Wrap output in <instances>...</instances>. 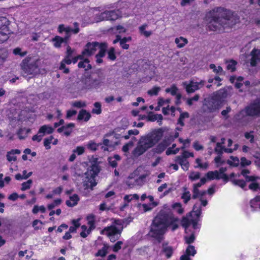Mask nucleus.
<instances>
[{"instance_id":"nucleus-1","label":"nucleus","mask_w":260,"mask_h":260,"mask_svg":"<svg viewBox=\"0 0 260 260\" xmlns=\"http://www.w3.org/2000/svg\"><path fill=\"white\" fill-rule=\"evenodd\" d=\"M205 20L210 30L222 32L236 24L239 19L231 11L217 7L208 12Z\"/></svg>"},{"instance_id":"nucleus-2","label":"nucleus","mask_w":260,"mask_h":260,"mask_svg":"<svg viewBox=\"0 0 260 260\" xmlns=\"http://www.w3.org/2000/svg\"><path fill=\"white\" fill-rule=\"evenodd\" d=\"M177 221L178 219L173 215L166 216L160 213L154 219L149 234L150 236L160 241L163 238L168 226H171L172 231L177 229Z\"/></svg>"},{"instance_id":"nucleus-3","label":"nucleus","mask_w":260,"mask_h":260,"mask_svg":"<svg viewBox=\"0 0 260 260\" xmlns=\"http://www.w3.org/2000/svg\"><path fill=\"white\" fill-rule=\"evenodd\" d=\"M164 131L161 128L154 130L140 139L137 146L133 151L135 156H139L148 149L155 146L162 138Z\"/></svg>"},{"instance_id":"nucleus-4","label":"nucleus","mask_w":260,"mask_h":260,"mask_svg":"<svg viewBox=\"0 0 260 260\" xmlns=\"http://www.w3.org/2000/svg\"><path fill=\"white\" fill-rule=\"evenodd\" d=\"M232 88L227 87L221 89L216 92L214 95L209 101L205 100L203 109L205 112H212L218 109L222 104L224 100L232 95Z\"/></svg>"},{"instance_id":"nucleus-5","label":"nucleus","mask_w":260,"mask_h":260,"mask_svg":"<svg viewBox=\"0 0 260 260\" xmlns=\"http://www.w3.org/2000/svg\"><path fill=\"white\" fill-rule=\"evenodd\" d=\"M201 214V209L200 207H198L196 204L192 211L186 217H183L181 221V224L185 229V232L186 234L188 233V228L191 223L193 228L194 229H197L200 228V225L198 224V219L199 218Z\"/></svg>"},{"instance_id":"nucleus-6","label":"nucleus","mask_w":260,"mask_h":260,"mask_svg":"<svg viewBox=\"0 0 260 260\" xmlns=\"http://www.w3.org/2000/svg\"><path fill=\"white\" fill-rule=\"evenodd\" d=\"M99 172V167L96 164H93L88 169L83 178V185L85 189H92L93 187L96 186L97 183L95 177Z\"/></svg>"},{"instance_id":"nucleus-7","label":"nucleus","mask_w":260,"mask_h":260,"mask_svg":"<svg viewBox=\"0 0 260 260\" xmlns=\"http://www.w3.org/2000/svg\"><path fill=\"white\" fill-rule=\"evenodd\" d=\"M122 229L123 225L122 221L119 219L115 220L114 222L113 223L112 225L106 227L101 231V234L108 236L111 241L115 242Z\"/></svg>"},{"instance_id":"nucleus-8","label":"nucleus","mask_w":260,"mask_h":260,"mask_svg":"<svg viewBox=\"0 0 260 260\" xmlns=\"http://www.w3.org/2000/svg\"><path fill=\"white\" fill-rule=\"evenodd\" d=\"M21 68L24 76L34 75L38 72V60L35 57H27L22 61Z\"/></svg>"},{"instance_id":"nucleus-9","label":"nucleus","mask_w":260,"mask_h":260,"mask_svg":"<svg viewBox=\"0 0 260 260\" xmlns=\"http://www.w3.org/2000/svg\"><path fill=\"white\" fill-rule=\"evenodd\" d=\"M260 115V100H257L242 110L238 115V119L245 116Z\"/></svg>"},{"instance_id":"nucleus-10","label":"nucleus","mask_w":260,"mask_h":260,"mask_svg":"<svg viewBox=\"0 0 260 260\" xmlns=\"http://www.w3.org/2000/svg\"><path fill=\"white\" fill-rule=\"evenodd\" d=\"M9 25V21L6 17L0 18V43L7 41L9 38L10 31Z\"/></svg>"},{"instance_id":"nucleus-11","label":"nucleus","mask_w":260,"mask_h":260,"mask_svg":"<svg viewBox=\"0 0 260 260\" xmlns=\"http://www.w3.org/2000/svg\"><path fill=\"white\" fill-rule=\"evenodd\" d=\"M226 171V168H221L219 171H209L207 173L206 177L208 179H221L224 181H228L229 179V177L225 173Z\"/></svg>"},{"instance_id":"nucleus-12","label":"nucleus","mask_w":260,"mask_h":260,"mask_svg":"<svg viewBox=\"0 0 260 260\" xmlns=\"http://www.w3.org/2000/svg\"><path fill=\"white\" fill-rule=\"evenodd\" d=\"M103 45H107L106 43L99 44L97 42L88 43L85 46L84 50L83 51V55L86 57H89L93 54L95 51L99 49L101 50L102 46Z\"/></svg>"},{"instance_id":"nucleus-13","label":"nucleus","mask_w":260,"mask_h":260,"mask_svg":"<svg viewBox=\"0 0 260 260\" xmlns=\"http://www.w3.org/2000/svg\"><path fill=\"white\" fill-rule=\"evenodd\" d=\"M248 173H249L248 171L245 170H243L241 172V174L244 177L246 181L251 182V183L249 185V189L254 191H260V186L259 184V182L258 181L259 178H255L254 176H247V174Z\"/></svg>"},{"instance_id":"nucleus-14","label":"nucleus","mask_w":260,"mask_h":260,"mask_svg":"<svg viewBox=\"0 0 260 260\" xmlns=\"http://www.w3.org/2000/svg\"><path fill=\"white\" fill-rule=\"evenodd\" d=\"M114 137V133L107 134L105 136L103 140V148L105 151H112L118 145L117 141H113L112 138Z\"/></svg>"},{"instance_id":"nucleus-15","label":"nucleus","mask_w":260,"mask_h":260,"mask_svg":"<svg viewBox=\"0 0 260 260\" xmlns=\"http://www.w3.org/2000/svg\"><path fill=\"white\" fill-rule=\"evenodd\" d=\"M204 82L202 80L200 81H195L194 79L189 82H185L183 85L188 93H192L199 89L204 85Z\"/></svg>"},{"instance_id":"nucleus-16","label":"nucleus","mask_w":260,"mask_h":260,"mask_svg":"<svg viewBox=\"0 0 260 260\" xmlns=\"http://www.w3.org/2000/svg\"><path fill=\"white\" fill-rule=\"evenodd\" d=\"M230 80L231 83L235 84V87L237 88H240L244 86L245 88L241 89V91L248 89L250 86V82L249 81H246L243 82V78L242 77H231Z\"/></svg>"},{"instance_id":"nucleus-17","label":"nucleus","mask_w":260,"mask_h":260,"mask_svg":"<svg viewBox=\"0 0 260 260\" xmlns=\"http://www.w3.org/2000/svg\"><path fill=\"white\" fill-rule=\"evenodd\" d=\"M139 170H137L133 173L131 174L127 180V184L130 187L134 185H141L143 184L144 181L140 180V178L138 176Z\"/></svg>"},{"instance_id":"nucleus-18","label":"nucleus","mask_w":260,"mask_h":260,"mask_svg":"<svg viewBox=\"0 0 260 260\" xmlns=\"http://www.w3.org/2000/svg\"><path fill=\"white\" fill-rule=\"evenodd\" d=\"M206 181V179L205 178H202L200 182L194 184L193 185V198H197L199 197L204 196V195L206 193V191H200L199 190V188L201 187L203 184H204Z\"/></svg>"},{"instance_id":"nucleus-19","label":"nucleus","mask_w":260,"mask_h":260,"mask_svg":"<svg viewBox=\"0 0 260 260\" xmlns=\"http://www.w3.org/2000/svg\"><path fill=\"white\" fill-rule=\"evenodd\" d=\"M197 251L192 245H189L186 248L185 252L180 258V260H191L189 256H194Z\"/></svg>"},{"instance_id":"nucleus-20","label":"nucleus","mask_w":260,"mask_h":260,"mask_svg":"<svg viewBox=\"0 0 260 260\" xmlns=\"http://www.w3.org/2000/svg\"><path fill=\"white\" fill-rule=\"evenodd\" d=\"M58 30L60 34L65 32L66 34V37H69V38L71 32H73L74 34H77L79 32V30L78 27L73 29L69 27L65 26L63 24H60L58 26Z\"/></svg>"},{"instance_id":"nucleus-21","label":"nucleus","mask_w":260,"mask_h":260,"mask_svg":"<svg viewBox=\"0 0 260 260\" xmlns=\"http://www.w3.org/2000/svg\"><path fill=\"white\" fill-rule=\"evenodd\" d=\"M170 140L165 139L161 143H159L153 149L155 153H161L170 144Z\"/></svg>"},{"instance_id":"nucleus-22","label":"nucleus","mask_w":260,"mask_h":260,"mask_svg":"<svg viewBox=\"0 0 260 260\" xmlns=\"http://www.w3.org/2000/svg\"><path fill=\"white\" fill-rule=\"evenodd\" d=\"M250 64L255 66L260 60V50L254 49L251 52Z\"/></svg>"},{"instance_id":"nucleus-23","label":"nucleus","mask_w":260,"mask_h":260,"mask_svg":"<svg viewBox=\"0 0 260 260\" xmlns=\"http://www.w3.org/2000/svg\"><path fill=\"white\" fill-rule=\"evenodd\" d=\"M240 177V175H236L234 173H232L230 176V179L233 184L238 185L241 188H243L245 186V182L244 180L239 179L236 178L237 176Z\"/></svg>"},{"instance_id":"nucleus-24","label":"nucleus","mask_w":260,"mask_h":260,"mask_svg":"<svg viewBox=\"0 0 260 260\" xmlns=\"http://www.w3.org/2000/svg\"><path fill=\"white\" fill-rule=\"evenodd\" d=\"M75 124L73 123H70L66 125L63 126L57 129L59 133L63 132L66 136H69L72 132Z\"/></svg>"},{"instance_id":"nucleus-25","label":"nucleus","mask_w":260,"mask_h":260,"mask_svg":"<svg viewBox=\"0 0 260 260\" xmlns=\"http://www.w3.org/2000/svg\"><path fill=\"white\" fill-rule=\"evenodd\" d=\"M92 79L91 78H86L82 80L80 83L81 90H90L92 89Z\"/></svg>"},{"instance_id":"nucleus-26","label":"nucleus","mask_w":260,"mask_h":260,"mask_svg":"<svg viewBox=\"0 0 260 260\" xmlns=\"http://www.w3.org/2000/svg\"><path fill=\"white\" fill-rule=\"evenodd\" d=\"M80 198L77 194L71 195L69 199L66 201V204L69 207H74L77 205Z\"/></svg>"},{"instance_id":"nucleus-27","label":"nucleus","mask_w":260,"mask_h":260,"mask_svg":"<svg viewBox=\"0 0 260 260\" xmlns=\"http://www.w3.org/2000/svg\"><path fill=\"white\" fill-rule=\"evenodd\" d=\"M250 205L252 211H260V197H256L251 200Z\"/></svg>"},{"instance_id":"nucleus-28","label":"nucleus","mask_w":260,"mask_h":260,"mask_svg":"<svg viewBox=\"0 0 260 260\" xmlns=\"http://www.w3.org/2000/svg\"><path fill=\"white\" fill-rule=\"evenodd\" d=\"M69 37H65L62 38L59 36H56L52 39V42L54 43V47L56 48L60 47L61 44L63 43H67Z\"/></svg>"},{"instance_id":"nucleus-29","label":"nucleus","mask_w":260,"mask_h":260,"mask_svg":"<svg viewBox=\"0 0 260 260\" xmlns=\"http://www.w3.org/2000/svg\"><path fill=\"white\" fill-rule=\"evenodd\" d=\"M20 151L18 149H13L8 152L7 154V158L9 161H15L17 159V157L15 154H19L20 153Z\"/></svg>"},{"instance_id":"nucleus-30","label":"nucleus","mask_w":260,"mask_h":260,"mask_svg":"<svg viewBox=\"0 0 260 260\" xmlns=\"http://www.w3.org/2000/svg\"><path fill=\"white\" fill-rule=\"evenodd\" d=\"M53 130L54 129L52 126L48 125H44L40 128L39 133L41 134L44 136L46 134L52 133Z\"/></svg>"},{"instance_id":"nucleus-31","label":"nucleus","mask_w":260,"mask_h":260,"mask_svg":"<svg viewBox=\"0 0 260 260\" xmlns=\"http://www.w3.org/2000/svg\"><path fill=\"white\" fill-rule=\"evenodd\" d=\"M166 91L170 93L172 95H176V103H178L181 98V95L177 93L178 89L175 86L173 85L170 88H167Z\"/></svg>"},{"instance_id":"nucleus-32","label":"nucleus","mask_w":260,"mask_h":260,"mask_svg":"<svg viewBox=\"0 0 260 260\" xmlns=\"http://www.w3.org/2000/svg\"><path fill=\"white\" fill-rule=\"evenodd\" d=\"M91 117L90 113L88 112L85 110H82L80 111L78 119L80 120H84V121H87L89 120Z\"/></svg>"},{"instance_id":"nucleus-33","label":"nucleus","mask_w":260,"mask_h":260,"mask_svg":"<svg viewBox=\"0 0 260 260\" xmlns=\"http://www.w3.org/2000/svg\"><path fill=\"white\" fill-rule=\"evenodd\" d=\"M72 61L70 59V56H66V57L61 61L59 69L63 70V73H68L69 72L68 69L65 68L66 64H70Z\"/></svg>"},{"instance_id":"nucleus-34","label":"nucleus","mask_w":260,"mask_h":260,"mask_svg":"<svg viewBox=\"0 0 260 260\" xmlns=\"http://www.w3.org/2000/svg\"><path fill=\"white\" fill-rule=\"evenodd\" d=\"M176 161L181 165L184 170H188L189 163L186 159L178 156L176 157Z\"/></svg>"},{"instance_id":"nucleus-35","label":"nucleus","mask_w":260,"mask_h":260,"mask_svg":"<svg viewBox=\"0 0 260 260\" xmlns=\"http://www.w3.org/2000/svg\"><path fill=\"white\" fill-rule=\"evenodd\" d=\"M148 119L149 121H156L158 124L160 125L162 124V120L163 118L161 114H149L148 116Z\"/></svg>"},{"instance_id":"nucleus-36","label":"nucleus","mask_w":260,"mask_h":260,"mask_svg":"<svg viewBox=\"0 0 260 260\" xmlns=\"http://www.w3.org/2000/svg\"><path fill=\"white\" fill-rule=\"evenodd\" d=\"M175 43L178 48H181L184 47L188 43V41L186 38L180 37L175 39Z\"/></svg>"},{"instance_id":"nucleus-37","label":"nucleus","mask_w":260,"mask_h":260,"mask_svg":"<svg viewBox=\"0 0 260 260\" xmlns=\"http://www.w3.org/2000/svg\"><path fill=\"white\" fill-rule=\"evenodd\" d=\"M78 67L83 68L85 70H88L91 68V66L89 64V61L87 57H84L79 62Z\"/></svg>"},{"instance_id":"nucleus-38","label":"nucleus","mask_w":260,"mask_h":260,"mask_svg":"<svg viewBox=\"0 0 260 260\" xmlns=\"http://www.w3.org/2000/svg\"><path fill=\"white\" fill-rule=\"evenodd\" d=\"M107 45H103V46H102V48L101 50H99V53L96 55L97 63H100L102 62V59H101V57L105 55V51L107 49Z\"/></svg>"},{"instance_id":"nucleus-39","label":"nucleus","mask_w":260,"mask_h":260,"mask_svg":"<svg viewBox=\"0 0 260 260\" xmlns=\"http://www.w3.org/2000/svg\"><path fill=\"white\" fill-rule=\"evenodd\" d=\"M32 173V172H30L27 173L26 170H24L22 172V174H17L15 175V179L17 180H21L23 179H26L31 176Z\"/></svg>"},{"instance_id":"nucleus-40","label":"nucleus","mask_w":260,"mask_h":260,"mask_svg":"<svg viewBox=\"0 0 260 260\" xmlns=\"http://www.w3.org/2000/svg\"><path fill=\"white\" fill-rule=\"evenodd\" d=\"M158 192H161L164 191L163 193V195L161 197H164L168 194L171 191V188L168 189V185L167 183H164L161 185L160 186H159L157 188Z\"/></svg>"},{"instance_id":"nucleus-41","label":"nucleus","mask_w":260,"mask_h":260,"mask_svg":"<svg viewBox=\"0 0 260 260\" xmlns=\"http://www.w3.org/2000/svg\"><path fill=\"white\" fill-rule=\"evenodd\" d=\"M215 150L217 153H221L223 150L227 153H232L233 150L231 148H224L222 147L221 143H217L216 147L215 148Z\"/></svg>"},{"instance_id":"nucleus-42","label":"nucleus","mask_w":260,"mask_h":260,"mask_svg":"<svg viewBox=\"0 0 260 260\" xmlns=\"http://www.w3.org/2000/svg\"><path fill=\"white\" fill-rule=\"evenodd\" d=\"M8 57V52L6 49H0V66L6 61Z\"/></svg>"},{"instance_id":"nucleus-43","label":"nucleus","mask_w":260,"mask_h":260,"mask_svg":"<svg viewBox=\"0 0 260 260\" xmlns=\"http://www.w3.org/2000/svg\"><path fill=\"white\" fill-rule=\"evenodd\" d=\"M87 223L89 226L90 230H93L95 228V216L90 214L87 217Z\"/></svg>"},{"instance_id":"nucleus-44","label":"nucleus","mask_w":260,"mask_h":260,"mask_svg":"<svg viewBox=\"0 0 260 260\" xmlns=\"http://www.w3.org/2000/svg\"><path fill=\"white\" fill-rule=\"evenodd\" d=\"M30 129L27 128H20L18 132V135L20 139H23L25 138L28 133L30 132Z\"/></svg>"},{"instance_id":"nucleus-45","label":"nucleus","mask_w":260,"mask_h":260,"mask_svg":"<svg viewBox=\"0 0 260 260\" xmlns=\"http://www.w3.org/2000/svg\"><path fill=\"white\" fill-rule=\"evenodd\" d=\"M162 111L164 115H168L170 114L174 116L175 108L173 106L170 107L169 105L168 107L166 106L165 107H163Z\"/></svg>"},{"instance_id":"nucleus-46","label":"nucleus","mask_w":260,"mask_h":260,"mask_svg":"<svg viewBox=\"0 0 260 260\" xmlns=\"http://www.w3.org/2000/svg\"><path fill=\"white\" fill-rule=\"evenodd\" d=\"M191 194L190 192L186 188L184 189V192L181 196V199L183 200L184 203H187L190 199Z\"/></svg>"},{"instance_id":"nucleus-47","label":"nucleus","mask_w":260,"mask_h":260,"mask_svg":"<svg viewBox=\"0 0 260 260\" xmlns=\"http://www.w3.org/2000/svg\"><path fill=\"white\" fill-rule=\"evenodd\" d=\"M120 159V157L118 155H114L113 157H109V162L112 167H115L117 166V161Z\"/></svg>"},{"instance_id":"nucleus-48","label":"nucleus","mask_w":260,"mask_h":260,"mask_svg":"<svg viewBox=\"0 0 260 260\" xmlns=\"http://www.w3.org/2000/svg\"><path fill=\"white\" fill-rule=\"evenodd\" d=\"M239 159L237 157L232 156L228 160V163L230 166L233 167H236L239 164Z\"/></svg>"},{"instance_id":"nucleus-49","label":"nucleus","mask_w":260,"mask_h":260,"mask_svg":"<svg viewBox=\"0 0 260 260\" xmlns=\"http://www.w3.org/2000/svg\"><path fill=\"white\" fill-rule=\"evenodd\" d=\"M172 208L175 210L178 214H181L183 213L184 210L182 205L179 203H175L172 205Z\"/></svg>"},{"instance_id":"nucleus-50","label":"nucleus","mask_w":260,"mask_h":260,"mask_svg":"<svg viewBox=\"0 0 260 260\" xmlns=\"http://www.w3.org/2000/svg\"><path fill=\"white\" fill-rule=\"evenodd\" d=\"M147 27V24H143L139 27V30L141 34L143 35L146 37H148L152 34V32L151 31L145 30V29Z\"/></svg>"},{"instance_id":"nucleus-51","label":"nucleus","mask_w":260,"mask_h":260,"mask_svg":"<svg viewBox=\"0 0 260 260\" xmlns=\"http://www.w3.org/2000/svg\"><path fill=\"white\" fill-rule=\"evenodd\" d=\"M107 12L108 20H115L118 18L119 15L117 11H107Z\"/></svg>"},{"instance_id":"nucleus-52","label":"nucleus","mask_w":260,"mask_h":260,"mask_svg":"<svg viewBox=\"0 0 260 260\" xmlns=\"http://www.w3.org/2000/svg\"><path fill=\"white\" fill-rule=\"evenodd\" d=\"M81 229L82 231L80 233V236L83 238H86L91 232L92 230H90V228L87 229L86 225H82Z\"/></svg>"},{"instance_id":"nucleus-53","label":"nucleus","mask_w":260,"mask_h":260,"mask_svg":"<svg viewBox=\"0 0 260 260\" xmlns=\"http://www.w3.org/2000/svg\"><path fill=\"white\" fill-rule=\"evenodd\" d=\"M196 162L197 164V166H196V168L206 169L208 167V164L207 162H203L202 160L200 158H197Z\"/></svg>"},{"instance_id":"nucleus-54","label":"nucleus","mask_w":260,"mask_h":260,"mask_svg":"<svg viewBox=\"0 0 260 260\" xmlns=\"http://www.w3.org/2000/svg\"><path fill=\"white\" fill-rule=\"evenodd\" d=\"M163 252L167 258L171 256L173 253V249L171 247L168 245H164L163 247Z\"/></svg>"},{"instance_id":"nucleus-55","label":"nucleus","mask_w":260,"mask_h":260,"mask_svg":"<svg viewBox=\"0 0 260 260\" xmlns=\"http://www.w3.org/2000/svg\"><path fill=\"white\" fill-rule=\"evenodd\" d=\"M107 14V11H105L102 13L100 15L96 16L95 21L96 22H99L103 20H108Z\"/></svg>"},{"instance_id":"nucleus-56","label":"nucleus","mask_w":260,"mask_h":260,"mask_svg":"<svg viewBox=\"0 0 260 260\" xmlns=\"http://www.w3.org/2000/svg\"><path fill=\"white\" fill-rule=\"evenodd\" d=\"M175 147H176V145L173 144V145L171 147L169 148L167 150V151L166 152V154L167 155H170L172 154H175L177 153L179 151V148H177L175 149Z\"/></svg>"},{"instance_id":"nucleus-57","label":"nucleus","mask_w":260,"mask_h":260,"mask_svg":"<svg viewBox=\"0 0 260 260\" xmlns=\"http://www.w3.org/2000/svg\"><path fill=\"white\" fill-rule=\"evenodd\" d=\"M101 105L99 102H96L94 104V108L92 110L93 113L100 114L101 113Z\"/></svg>"},{"instance_id":"nucleus-58","label":"nucleus","mask_w":260,"mask_h":260,"mask_svg":"<svg viewBox=\"0 0 260 260\" xmlns=\"http://www.w3.org/2000/svg\"><path fill=\"white\" fill-rule=\"evenodd\" d=\"M236 62L234 60H231L226 62L227 69L233 72L235 70Z\"/></svg>"},{"instance_id":"nucleus-59","label":"nucleus","mask_w":260,"mask_h":260,"mask_svg":"<svg viewBox=\"0 0 260 260\" xmlns=\"http://www.w3.org/2000/svg\"><path fill=\"white\" fill-rule=\"evenodd\" d=\"M32 183V181L31 179L28 180L26 182H23L22 184L21 190L24 191L30 188Z\"/></svg>"},{"instance_id":"nucleus-60","label":"nucleus","mask_w":260,"mask_h":260,"mask_svg":"<svg viewBox=\"0 0 260 260\" xmlns=\"http://www.w3.org/2000/svg\"><path fill=\"white\" fill-rule=\"evenodd\" d=\"M170 101L169 99L165 100L162 98H159L158 99V105L160 107H165L166 106L168 107V105H169V103H170Z\"/></svg>"},{"instance_id":"nucleus-61","label":"nucleus","mask_w":260,"mask_h":260,"mask_svg":"<svg viewBox=\"0 0 260 260\" xmlns=\"http://www.w3.org/2000/svg\"><path fill=\"white\" fill-rule=\"evenodd\" d=\"M46 211V208L44 206H35L32 209V213L34 214H37L38 212H41L42 213H44Z\"/></svg>"},{"instance_id":"nucleus-62","label":"nucleus","mask_w":260,"mask_h":260,"mask_svg":"<svg viewBox=\"0 0 260 260\" xmlns=\"http://www.w3.org/2000/svg\"><path fill=\"white\" fill-rule=\"evenodd\" d=\"M53 140V137L50 136L48 138H46L44 141V145L46 149H50V144L52 143V141Z\"/></svg>"},{"instance_id":"nucleus-63","label":"nucleus","mask_w":260,"mask_h":260,"mask_svg":"<svg viewBox=\"0 0 260 260\" xmlns=\"http://www.w3.org/2000/svg\"><path fill=\"white\" fill-rule=\"evenodd\" d=\"M160 87H154L148 91V94L151 96L156 95L160 91Z\"/></svg>"},{"instance_id":"nucleus-64","label":"nucleus","mask_w":260,"mask_h":260,"mask_svg":"<svg viewBox=\"0 0 260 260\" xmlns=\"http://www.w3.org/2000/svg\"><path fill=\"white\" fill-rule=\"evenodd\" d=\"M87 148L91 150L95 151L99 147V144H96L92 141H90L87 145Z\"/></svg>"}]
</instances>
